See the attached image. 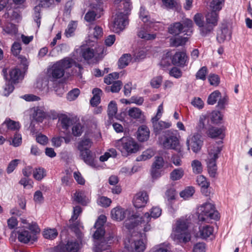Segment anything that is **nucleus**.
Segmentation results:
<instances>
[{
	"label": "nucleus",
	"instance_id": "1",
	"mask_svg": "<svg viewBox=\"0 0 252 252\" xmlns=\"http://www.w3.org/2000/svg\"><path fill=\"white\" fill-rule=\"evenodd\" d=\"M189 221L184 218L178 220L173 228L171 237L177 243H186L190 241V233L188 229Z\"/></svg>",
	"mask_w": 252,
	"mask_h": 252
},
{
	"label": "nucleus",
	"instance_id": "2",
	"mask_svg": "<svg viewBox=\"0 0 252 252\" xmlns=\"http://www.w3.org/2000/svg\"><path fill=\"white\" fill-rule=\"evenodd\" d=\"M73 65L78 68L79 72L82 69V66L76 63L72 59L66 57L56 62L51 67L50 75L54 79H59L64 75L65 71Z\"/></svg>",
	"mask_w": 252,
	"mask_h": 252
},
{
	"label": "nucleus",
	"instance_id": "3",
	"mask_svg": "<svg viewBox=\"0 0 252 252\" xmlns=\"http://www.w3.org/2000/svg\"><path fill=\"white\" fill-rule=\"evenodd\" d=\"M39 232L40 229L35 222L29 223L27 227L20 228L16 231L19 241L24 244L36 241V234Z\"/></svg>",
	"mask_w": 252,
	"mask_h": 252
},
{
	"label": "nucleus",
	"instance_id": "4",
	"mask_svg": "<svg viewBox=\"0 0 252 252\" xmlns=\"http://www.w3.org/2000/svg\"><path fill=\"white\" fill-rule=\"evenodd\" d=\"M105 51L103 46L98 44L96 42L93 41L88 42V45L82 46L81 48V55L86 60H89L93 58L99 60L103 57Z\"/></svg>",
	"mask_w": 252,
	"mask_h": 252
},
{
	"label": "nucleus",
	"instance_id": "5",
	"mask_svg": "<svg viewBox=\"0 0 252 252\" xmlns=\"http://www.w3.org/2000/svg\"><path fill=\"white\" fill-rule=\"evenodd\" d=\"M221 151V147L219 143H216L208 148V155L206 159L208 171L210 177H215L217 173L216 160Z\"/></svg>",
	"mask_w": 252,
	"mask_h": 252
},
{
	"label": "nucleus",
	"instance_id": "6",
	"mask_svg": "<svg viewBox=\"0 0 252 252\" xmlns=\"http://www.w3.org/2000/svg\"><path fill=\"white\" fill-rule=\"evenodd\" d=\"M151 220V217L148 212L145 213L142 217L139 216L136 213L132 214L125 222V226L130 229L135 226L140 225L143 227V231L147 232L151 230V226L149 222Z\"/></svg>",
	"mask_w": 252,
	"mask_h": 252
},
{
	"label": "nucleus",
	"instance_id": "7",
	"mask_svg": "<svg viewBox=\"0 0 252 252\" xmlns=\"http://www.w3.org/2000/svg\"><path fill=\"white\" fill-rule=\"evenodd\" d=\"M197 214L199 221L209 222L211 220H218L219 213L215 209V206L211 203L206 202L200 205L197 209Z\"/></svg>",
	"mask_w": 252,
	"mask_h": 252
},
{
	"label": "nucleus",
	"instance_id": "8",
	"mask_svg": "<svg viewBox=\"0 0 252 252\" xmlns=\"http://www.w3.org/2000/svg\"><path fill=\"white\" fill-rule=\"evenodd\" d=\"M106 220V217L104 215H101L99 217L94 225V227L96 228V230L95 231L93 235V238L95 240V247L94 250L96 246L98 247L99 246L101 247V245L100 246V245L102 244V242H104V244L108 243V244H110L111 243L112 239L113 238V236H109L106 238L107 240L103 238L105 233V231L103 228V224L105 222Z\"/></svg>",
	"mask_w": 252,
	"mask_h": 252
},
{
	"label": "nucleus",
	"instance_id": "9",
	"mask_svg": "<svg viewBox=\"0 0 252 252\" xmlns=\"http://www.w3.org/2000/svg\"><path fill=\"white\" fill-rule=\"evenodd\" d=\"M178 136L179 133L177 130H167L165 132L164 138L161 137L159 138V142L165 149L180 151L181 148Z\"/></svg>",
	"mask_w": 252,
	"mask_h": 252
},
{
	"label": "nucleus",
	"instance_id": "10",
	"mask_svg": "<svg viewBox=\"0 0 252 252\" xmlns=\"http://www.w3.org/2000/svg\"><path fill=\"white\" fill-rule=\"evenodd\" d=\"M115 147L120 150L124 156L136 152L138 146L136 142L130 137H123L115 143Z\"/></svg>",
	"mask_w": 252,
	"mask_h": 252
},
{
	"label": "nucleus",
	"instance_id": "11",
	"mask_svg": "<svg viewBox=\"0 0 252 252\" xmlns=\"http://www.w3.org/2000/svg\"><path fill=\"white\" fill-rule=\"evenodd\" d=\"M219 19V13L211 11L205 16V22L202 29H200L202 36L209 34L217 25Z\"/></svg>",
	"mask_w": 252,
	"mask_h": 252
},
{
	"label": "nucleus",
	"instance_id": "12",
	"mask_svg": "<svg viewBox=\"0 0 252 252\" xmlns=\"http://www.w3.org/2000/svg\"><path fill=\"white\" fill-rule=\"evenodd\" d=\"M82 211V210L80 206H76L74 207L73 208V215L69 220L70 223H71L70 228L75 233L77 237L79 239H81L82 237V230L84 229V227L80 221H75V220L77 219Z\"/></svg>",
	"mask_w": 252,
	"mask_h": 252
},
{
	"label": "nucleus",
	"instance_id": "13",
	"mask_svg": "<svg viewBox=\"0 0 252 252\" xmlns=\"http://www.w3.org/2000/svg\"><path fill=\"white\" fill-rule=\"evenodd\" d=\"M125 248L130 252H144L146 249V240L131 238L125 241Z\"/></svg>",
	"mask_w": 252,
	"mask_h": 252
},
{
	"label": "nucleus",
	"instance_id": "14",
	"mask_svg": "<svg viewBox=\"0 0 252 252\" xmlns=\"http://www.w3.org/2000/svg\"><path fill=\"white\" fill-rule=\"evenodd\" d=\"M186 144L188 150L191 149L195 153L198 152L201 150L203 144L201 134L198 133H194L189 135L187 139Z\"/></svg>",
	"mask_w": 252,
	"mask_h": 252
},
{
	"label": "nucleus",
	"instance_id": "15",
	"mask_svg": "<svg viewBox=\"0 0 252 252\" xmlns=\"http://www.w3.org/2000/svg\"><path fill=\"white\" fill-rule=\"evenodd\" d=\"M127 16L122 12L117 14L111 26V30L116 33L122 31L127 24Z\"/></svg>",
	"mask_w": 252,
	"mask_h": 252
},
{
	"label": "nucleus",
	"instance_id": "16",
	"mask_svg": "<svg viewBox=\"0 0 252 252\" xmlns=\"http://www.w3.org/2000/svg\"><path fill=\"white\" fill-rule=\"evenodd\" d=\"M80 244L75 240H68L66 243H61L56 247V252H78Z\"/></svg>",
	"mask_w": 252,
	"mask_h": 252
},
{
	"label": "nucleus",
	"instance_id": "17",
	"mask_svg": "<svg viewBox=\"0 0 252 252\" xmlns=\"http://www.w3.org/2000/svg\"><path fill=\"white\" fill-rule=\"evenodd\" d=\"M149 197L146 192H139L133 197V205L136 208L144 207L147 203Z\"/></svg>",
	"mask_w": 252,
	"mask_h": 252
},
{
	"label": "nucleus",
	"instance_id": "18",
	"mask_svg": "<svg viewBox=\"0 0 252 252\" xmlns=\"http://www.w3.org/2000/svg\"><path fill=\"white\" fill-rule=\"evenodd\" d=\"M164 161L161 157H156L151 170V174L153 178H157L161 176V169L163 167Z\"/></svg>",
	"mask_w": 252,
	"mask_h": 252
},
{
	"label": "nucleus",
	"instance_id": "19",
	"mask_svg": "<svg viewBox=\"0 0 252 252\" xmlns=\"http://www.w3.org/2000/svg\"><path fill=\"white\" fill-rule=\"evenodd\" d=\"M127 113L130 118L136 120L141 123H144L145 121L144 113L138 107H133L129 108Z\"/></svg>",
	"mask_w": 252,
	"mask_h": 252
},
{
	"label": "nucleus",
	"instance_id": "20",
	"mask_svg": "<svg viewBox=\"0 0 252 252\" xmlns=\"http://www.w3.org/2000/svg\"><path fill=\"white\" fill-rule=\"evenodd\" d=\"M129 212L128 210H125L121 207L118 206L112 209L111 216L112 219L121 221L123 220L126 215Z\"/></svg>",
	"mask_w": 252,
	"mask_h": 252
},
{
	"label": "nucleus",
	"instance_id": "21",
	"mask_svg": "<svg viewBox=\"0 0 252 252\" xmlns=\"http://www.w3.org/2000/svg\"><path fill=\"white\" fill-rule=\"evenodd\" d=\"M102 14V10L100 7H94L88 11L85 16V19L88 22H92L99 18Z\"/></svg>",
	"mask_w": 252,
	"mask_h": 252
},
{
	"label": "nucleus",
	"instance_id": "22",
	"mask_svg": "<svg viewBox=\"0 0 252 252\" xmlns=\"http://www.w3.org/2000/svg\"><path fill=\"white\" fill-rule=\"evenodd\" d=\"M74 200L83 205H87L90 201L89 195L84 190H78L73 196Z\"/></svg>",
	"mask_w": 252,
	"mask_h": 252
},
{
	"label": "nucleus",
	"instance_id": "23",
	"mask_svg": "<svg viewBox=\"0 0 252 252\" xmlns=\"http://www.w3.org/2000/svg\"><path fill=\"white\" fill-rule=\"evenodd\" d=\"M187 56L185 52H177L172 58V63L177 66H183L185 65Z\"/></svg>",
	"mask_w": 252,
	"mask_h": 252
},
{
	"label": "nucleus",
	"instance_id": "24",
	"mask_svg": "<svg viewBox=\"0 0 252 252\" xmlns=\"http://www.w3.org/2000/svg\"><path fill=\"white\" fill-rule=\"evenodd\" d=\"M80 156L84 161L87 164L94 167L96 165L94 161L95 155L93 154L89 150L80 152Z\"/></svg>",
	"mask_w": 252,
	"mask_h": 252
},
{
	"label": "nucleus",
	"instance_id": "25",
	"mask_svg": "<svg viewBox=\"0 0 252 252\" xmlns=\"http://www.w3.org/2000/svg\"><path fill=\"white\" fill-rule=\"evenodd\" d=\"M214 228L208 224L201 225L199 227V236L202 239H207L213 235Z\"/></svg>",
	"mask_w": 252,
	"mask_h": 252
},
{
	"label": "nucleus",
	"instance_id": "26",
	"mask_svg": "<svg viewBox=\"0 0 252 252\" xmlns=\"http://www.w3.org/2000/svg\"><path fill=\"white\" fill-rule=\"evenodd\" d=\"M224 129L223 127H216L211 126L206 131L207 135L211 138H215L220 137L223 139L224 137Z\"/></svg>",
	"mask_w": 252,
	"mask_h": 252
},
{
	"label": "nucleus",
	"instance_id": "27",
	"mask_svg": "<svg viewBox=\"0 0 252 252\" xmlns=\"http://www.w3.org/2000/svg\"><path fill=\"white\" fill-rule=\"evenodd\" d=\"M150 136V130L145 125L139 127L137 131V137L141 142L147 141Z\"/></svg>",
	"mask_w": 252,
	"mask_h": 252
},
{
	"label": "nucleus",
	"instance_id": "28",
	"mask_svg": "<svg viewBox=\"0 0 252 252\" xmlns=\"http://www.w3.org/2000/svg\"><path fill=\"white\" fill-rule=\"evenodd\" d=\"M152 122L153 125L154 131L156 134L160 133L161 131L165 128H168L171 126V123L164 121H155L152 119Z\"/></svg>",
	"mask_w": 252,
	"mask_h": 252
},
{
	"label": "nucleus",
	"instance_id": "29",
	"mask_svg": "<svg viewBox=\"0 0 252 252\" xmlns=\"http://www.w3.org/2000/svg\"><path fill=\"white\" fill-rule=\"evenodd\" d=\"M231 33L229 29L224 26L222 27L218 33L217 39L219 42L223 43L225 40H229L231 38Z\"/></svg>",
	"mask_w": 252,
	"mask_h": 252
},
{
	"label": "nucleus",
	"instance_id": "30",
	"mask_svg": "<svg viewBox=\"0 0 252 252\" xmlns=\"http://www.w3.org/2000/svg\"><path fill=\"white\" fill-rule=\"evenodd\" d=\"M45 117L44 111L38 107H34L31 110V118L32 120L42 122Z\"/></svg>",
	"mask_w": 252,
	"mask_h": 252
},
{
	"label": "nucleus",
	"instance_id": "31",
	"mask_svg": "<svg viewBox=\"0 0 252 252\" xmlns=\"http://www.w3.org/2000/svg\"><path fill=\"white\" fill-rule=\"evenodd\" d=\"M59 121L63 129H67L74 123V119L66 114H61L59 117Z\"/></svg>",
	"mask_w": 252,
	"mask_h": 252
},
{
	"label": "nucleus",
	"instance_id": "32",
	"mask_svg": "<svg viewBox=\"0 0 252 252\" xmlns=\"http://www.w3.org/2000/svg\"><path fill=\"white\" fill-rule=\"evenodd\" d=\"M208 116L201 115L200 116L198 123L196 126V129L199 132H202L206 129V124L208 123Z\"/></svg>",
	"mask_w": 252,
	"mask_h": 252
},
{
	"label": "nucleus",
	"instance_id": "33",
	"mask_svg": "<svg viewBox=\"0 0 252 252\" xmlns=\"http://www.w3.org/2000/svg\"><path fill=\"white\" fill-rule=\"evenodd\" d=\"M168 31L170 33L175 35L186 32V30H184L183 25L180 23H175L171 25L169 28Z\"/></svg>",
	"mask_w": 252,
	"mask_h": 252
},
{
	"label": "nucleus",
	"instance_id": "34",
	"mask_svg": "<svg viewBox=\"0 0 252 252\" xmlns=\"http://www.w3.org/2000/svg\"><path fill=\"white\" fill-rule=\"evenodd\" d=\"M90 34L93 33V36H90L91 39H89V41H91L93 42V41L95 42V40L101 37L103 35L102 29L99 26H95L93 29H90Z\"/></svg>",
	"mask_w": 252,
	"mask_h": 252
},
{
	"label": "nucleus",
	"instance_id": "35",
	"mask_svg": "<svg viewBox=\"0 0 252 252\" xmlns=\"http://www.w3.org/2000/svg\"><path fill=\"white\" fill-rule=\"evenodd\" d=\"M188 40L187 37H176L171 38L170 39V44L173 47H178L184 45Z\"/></svg>",
	"mask_w": 252,
	"mask_h": 252
},
{
	"label": "nucleus",
	"instance_id": "36",
	"mask_svg": "<svg viewBox=\"0 0 252 252\" xmlns=\"http://www.w3.org/2000/svg\"><path fill=\"white\" fill-rule=\"evenodd\" d=\"M84 126L80 122H74L72 127V133L76 137L80 136L84 131Z\"/></svg>",
	"mask_w": 252,
	"mask_h": 252
},
{
	"label": "nucleus",
	"instance_id": "37",
	"mask_svg": "<svg viewBox=\"0 0 252 252\" xmlns=\"http://www.w3.org/2000/svg\"><path fill=\"white\" fill-rule=\"evenodd\" d=\"M138 36L145 40H153L156 38V33H150L144 28L142 29L138 33Z\"/></svg>",
	"mask_w": 252,
	"mask_h": 252
},
{
	"label": "nucleus",
	"instance_id": "38",
	"mask_svg": "<svg viewBox=\"0 0 252 252\" xmlns=\"http://www.w3.org/2000/svg\"><path fill=\"white\" fill-rule=\"evenodd\" d=\"M225 0H212L210 3L211 11L219 13L222 9Z\"/></svg>",
	"mask_w": 252,
	"mask_h": 252
},
{
	"label": "nucleus",
	"instance_id": "39",
	"mask_svg": "<svg viewBox=\"0 0 252 252\" xmlns=\"http://www.w3.org/2000/svg\"><path fill=\"white\" fill-rule=\"evenodd\" d=\"M46 176V170L43 168L38 167L33 170V177L36 180L40 181Z\"/></svg>",
	"mask_w": 252,
	"mask_h": 252
},
{
	"label": "nucleus",
	"instance_id": "40",
	"mask_svg": "<svg viewBox=\"0 0 252 252\" xmlns=\"http://www.w3.org/2000/svg\"><path fill=\"white\" fill-rule=\"evenodd\" d=\"M191 166L194 174H199L203 171V166L200 161L197 159L193 160L191 162Z\"/></svg>",
	"mask_w": 252,
	"mask_h": 252
},
{
	"label": "nucleus",
	"instance_id": "41",
	"mask_svg": "<svg viewBox=\"0 0 252 252\" xmlns=\"http://www.w3.org/2000/svg\"><path fill=\"white\" fill-rule=\"evenodd\" d=\"M17 32L18 30L16 26L12 24L9 23L7 24L5 27L3 28L2 33L3 35L7 34L10 35H14L17 33Z\"/></svg>",
	"mask_w": 252,
	"mask_h": 252
},
{
	"label": "nucleus",
	"instance_id": "42",
	"mask_svg": "<svg viewBox=\"0 0 252 252\" xmlns=\"http://www.w3.org/2000/svg\"><path fill=\"white\" fill-rule=\"evenodd\" d=\"M131 55L129 54H125L123 55L119 59L118 62V66L120 68H123L128 65L131 61Z\"/></svg>",
	"mask_w": 252,
	"mask_h": 252
},
{
	"label": "nucleus",
	"instance_id": "43",
	"mask_svg": "<svg viewBox=\"0 0 252 252\" xmlns=\"http://www.w3.org/2000/svg\"><path fill=\"white\" fill-rule=\"evenodd\" d=\"M92 143L90 139H84L79 142L77 148L80 152L89 150L92 146Z\"/></svg>",
	"mask_w": 252,
	"mask_h": 252
},
{
	"label": "nucleus",
	"instance_id": "44",
	"mask_svg": "<svg viewBox=\"0 0 252 252\" xmlns=\"http://www.w3.org/2000/svg\"><path fill=\"white\" fill-rule=\"evenodd\" d=\"M184 171L182 168L175 169L170 173V178L173 181L179 180L182 178Z\"/></svg>",
	"mask_w": 252,
	"mask_h": 252
},
{
	"label": "nucleus",
	"instance_id": "45",
	"mask_svg": "<svg viewBox=\"0 0 252 252\" xmlns=\"http://www.w3.org/2000/svg\"><path fill=\"white\" fill-rule=\"evenodd\" d=\"M196 182L198 185L201 187L202 192L204 193V190H206L210 185L209 183L207 181L206 178L202 175L197 176Z\"/></svg>",
	"mask_w": 252,
	"mask_h": 252
},
{
	"label": "nucleus",
	"instance_id": "46",
	"mask_svg": "<svg viewBox=\"0 0 252 252\" xmlns=\"http://www.w3.org/2000/svg\"><path fill=\"white\" fill-rule=\"evenodd\" d=\"M5 126L7 128L11 130H18L19 127V124L18 122L12 121L10 119L6 120L3 123L2 126Z\"/></svg>",
	"mask_w": 252,
	"mask_h": 252
},
{
	"label": "nucleus",
	"instance_id": "47",
	"mask_svg": "<svg viewBox=\"0 0 252 252\" xmlns=\"http://www.w3.org/2000/svg\"><path fill=\"white\" fill-rule=\"evenodd\" d=\"M58 232L56 229H47L43 232V235L45 238L48 239H54L58 235Z\"/></svg>",
	"mask_w": 252,
	"mask_h": 252
},
{
	"label": "nucleus",
	"instance_id": "48",
	"mask_svg": "<svg viewBox=\"0 0 252 252\" xmlns=\"http://www.w3.org/2000/svg\"><path fill=\"white\" fill-rule=\"evenodd\" d=\"M220 93L218 91H215L212 93L208 96L207 103L210 105L214 104L218 99L220 97Z\"/></svg>",
	"mask_w": 252,
	"mask_h": 252
},
{
	"label": "nucleus",
	"instance_id": "49",
	"mask_svg": "<svg viewBox=\"0 0 252 252\" xmlns=\"http://www.w3.org/2000/svg\"><path fill=\"white\" fill-rule=\"evenodd\" d=\"M194 189L192 187H188L184 190L182 191L180 194L181 197L185 199H188L192 196L194 193Z\"/></svg>",
	"mask_w": 252,
	"mask_h": 252
},
{
	"label": "nucleus",
	"instance_id": "50",
	"mask_svg": "<svg viewBox=\"0 0 252 252\" xmlns=\"http://www.w3.org/2000/svg\"><path fill=\"white\" fill-rule=\"evenodd\" d=\"M223 115L219 111H214L210 115V119L214 124H219L222 120Z\"/></svg>",
	"mask_w": 252,
	"mask_h": 252
},
{
	"label": "nucleus",
	"instance_id": "51",
	"mask_svg": "<svg viewBox=\"0 0 252 252\" xmlns=\"http://www.w3.org/2000/svg\"><path fill=\"white\" fill-rule=\"evenodd\" d=\"M183 25V28L184 30H186V34L187 35H190L191 33H192V28L193 26L192 21L189 19H185Z\"/></svg>",
	"mask_w": 252,
	"mask_h": 252
},
{
	"label": "nucleus",
	"instance_id": "52",
	"mask_svg": "<svg viewBox=\"0 0 252 252\" xmlns=\"http://www.w3.org/2000/svg\"><path fill=\"white\" fill-rule=\"evenodd\" d=\"M21 71L19 69H12L9 72V81H11V82H16L19 79Z\"/></svg>",
	"mask_w": 252,
	"mask_h": 252
},
{
	"label": "nucleus",
	"instance_id": "53",
	"mask_svg": "<svg viewBox=\"0 0 252 252\" xmlns=\"http://www.w3.org/2000/svg\"><path fill=\"white\" fill-rule=\"evenodd\" d=\"M170 249L169 244L163 243L155 247L154 252H171Z\"/></svg>",
	"mask_w": 252,
	"mask_h": 252
},
{
	"label": "nucleus",
	"instance_id": "54",
	"mask_svg": "<svg viewBox=\"0 0 252 252\" xmlns=\"http://www.w3.org/2000/svg\"><path fill=\"white\" fill-rule=\"evenodd\" d=\"M117 112V107L116 103L114 101H111L108 106V115L109 117L114 116Z\"/></svg>",
	"mask_w": 252,
	"mask_h": 252
},
{
	"label": "nucleus",
	"instance_id": "55",
	"mask_svg": "<svg viewBox=\"0 0 252 252\" xmlns=\"http://www.w3.org/2000/svg\"><path fill=\"white\" fill-rule=\"evenodd\" d=\"M119 74L117 72H113L109 74L108 76L105 77L104 79V82L108 84H111L114 83L115 80L119 78Z\"/></svg>",
	"mask_w": 252,
	"mask_h": 252
},
{
	"label": "nucleus",
	"instance_id": "56",
	"mask_svg": "<svg viewBox=\"0 0 252 252\" xmlns=\"http://www.w3.org/2000/svg\"><path fill=\"white\" fill-rule=\"evenodd\" d=\"M207 73L208 70L207 67L206 66H203L196 73V78L197 79L205 80Z\"/></svg>",
	"mask_w": 252,
	"mask_h": 252
},
{
	"label": "nucleus",
	"instance_id": "57",
	"mask_svg": "<svg viewBox=\"0 0 252 252\" xmlns=\"http://www.w3.org/2000/svg\"><path fill=\"white\" fill-rule=\"evenodd\" d=\"M154 155V151L151 149H148L143 152L139 157L138 160H146L151 158Z\"/></svg>",
	"mask_w": 252,
	"mask_h": 252
},
{
	"label": "nucleus",
	"instance_id": "58",
	"mask_svg": "<svg viewBox=\"0 0 252 252\" xmlns=\"http://www.w3.org/2000/svg\"><path fill=\"white\" fill-rule=\"evenodd\" d=\"M111 202V199L105 196H101L97 200L98 204L103 207L109 206Z\"/></svg>",
	"mask_w": 252,
	"mask_h": 252
},
{
	"label": "nucleus",
	"instance_id": "59",
	"mask_svg": "<svg viewBox=\"0 0 252 252\" xmlns=\"http://www.w3.org/2000/svg\"><path fill=\"white\" fill-rule=\"evenodd\" d=\"M76 28V24L74 22H71L67 26L65 31V34L66 37H69L72 35Z\"/></svg>",
	"mask_w": 252,
	"mask_h": 252
},
{
	"label": "nucleus",
	"instance_id": "60",
	"mask_svg": "<svg viewBox=\"0 0 252 252\" xmlns=\"http://www.w3.org/2000/svg\"><path fill=\"white\" fill-rule=\"evenodd\" d=\"M80 93V90L78 89H74L67 94V99L69 101H73L76 99Z\"/></svg>",
	"mask_w": 252,
	"mask_h": 252
},
{
	"label": "nucleus",
	"instance_id": "61",
	"mask_svg": "<svg viewBox=\"0 0 252 252\" xmlns=\"http://www.w3.org/2000/svg\"><path fill=\"white\" fill-rule=\"evenodd\" d=\"M150 216L151 219L153 218L156 219L158 218L161 214V209L158 207H154L150 210Z\"/></svg>",
	"mask_w": 252,
	"mask_h": 252
},
{
	"label": "nucleus",
	"instance_id": "62",
	"mask_svg": "<svg viewBox=\"0 0 252 252\" xmlns=\"http://www.w3.org/2000/svg\"><path fill=\"white\" fill-rule=\"evenodd\" d=\"M139 16L144 23H147L149 21L150 18L148 15V12L143 7L140 8Z\"/></svg>",
	"mask_w": 252,
	"mask_h": 252
},
{
	"label": "nucleus",
	"instance_id": "63",
	"mask_svg": "<svg viewBox=\"0 0 252 252\" xmlns=\"http://www.w3.org/2000/svg\"><path fill=\"white\" fill-rule=\"evenodd\" d=\"M22 143V136L20 134H15L14 137L12 139V142H10V144L14 147H18Z\"/></svg>",
	"mask_w": 252,
	"mask_h": 252
},
{
	"label": "nucleus",
	"instance_id": "64",
	"mask_svg": "<svg viewBox=\"0 0 252 252\" xmlns=\"http://www.w3.org/2000/svg\"><path fill=\"white\" fill-rule=\"evenodd\" d=\"M162 81L161 76H157L153 78L151 81V85L154 88H158L160 87Z\"/></svg>",
	"mask_w": 252,
	"mask_h": 252
}]
</instances>
